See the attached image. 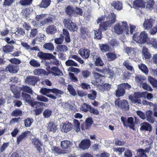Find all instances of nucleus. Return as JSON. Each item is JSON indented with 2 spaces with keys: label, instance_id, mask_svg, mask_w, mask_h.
Masks as SVG:
<instances>
[{
  "label": "nucleus",
  "instance_id": "f257e3e1",
  "mask_svg": "<svg viewBox=\"0 0 157 157\" xmlns=\"http://www.w3.org/2000/svg\"><path fill=\"white\" fill-rule=\"evenodd\" d=\"M108 20L100 24V28L105 31L109 26H111L116 21V15L113 13H110L105 16Z\"/></svg>",
  "mask_w": 157,
  "mask_h": 157
},
{
  "label": "nucleus",
  "instance_id": "f03ea898",
  "mask_svg": "<svg viewBox=\"0 0 157 157\" xmlns=\"http://www.w3.org/2000/svg\"><path fill=\"white\" fill-rule=\"evenodd\" d=\"M114 30L115 33L118 34H121L125 33L126 35L129 34V27L126 21H122L121 23L116 24Z\"/></svg>",
  "mask_w": 157,
  "mask_h": 157
},
{
  "label": "nucleus",
  "instance_id": "7ed1b4c3",
  "mask_svg": "<svg viewBox=\"0 0 157 157\" xmlns=\"http://www.w3.org/2000/svg\"><path fill=\"white\" fill-rule=\"evenodd\" d=\"M132 38L135 41L140 44L147 43V40L149 39L145 31L142 32L140 34L138 33H134Z\"/></svg>",
  "mask_w": 157,
  "mask_h": 157
},
{
  "label": "nucleus",
  "instance_id": "20e7f679",
  "mask_svg": "<svg viewBox=\"0 0 157 157\" xmlns=\"http://www.w3.org/2000/svg\"><path fill=\"white\" fill-rule=\"evenodd\" d=\"M144 92H135L133 95L129 96V99L132 103L136 105L137 104H140L141 103V100L138 98L144 97Z\"/></svg>",
  "mask_w": 157,
  "mask_h": 157
},
{
  "label": "nucleus",
  "instance_id": "39448f33",
  "mask_svg": "<svg viewBox=\"0 0 157 157\" xmlns=\"http://www.w3.org/2000/svg\"><path fill=\"white\" fill-rule=\"evenodd\" d=\"M63 22L64 27L68 29L70 31L74 32L77 30L78 26L76 24L73 22L71 20L68 18L64 19L63 21Z\"/></svg>",
  "mask_w": 157,
  "mask_h": 157
},
{
  "label": "nucleus",
  "instance_id": "423d86ee",
  "mask_svg": "<svg viewBox=\"0 0 157 157\" xmlns=\"http://www.w3.org/2000/svg\"><path fill=\"white\" fill-rule=\"evenodd\" d=\"M131 86L127 83H123L118 86V89L116 91L115 94L117 97L122 96L125 93V90L129 89Z\"/></svg>",
  "mask_w": 157,
  "mask_h": 157
},
{
  "label": "nucleus",
  "instance_id": "0eeeda50",
  "mask_svg": "<svg viewBox=\"0 0 157 157\" xmlns=\"http://www.w3.org/2000/svg\"><path fill=\"white\" fill-rule=\"evenodd\" d=\"M66 120L65 118L62 117L59 119V122L62 123L60 126L61 128L62 131L65 132H67L70 131L72 128V125L71 123L66 121L64 123V121Z\"/></svg>",
  "mask_w": 157,
  "mask_h": 157
},
{
  "label": "nucleus",
  "instance_id": "6e6552de",
  "mask_svg": "<svg viewBox=\"0 0 157 157\" xmlns=\"http://www.w3.org/2000/svg\"><path fill=\"white\" fill-rule=\"evenodd\" d=\"M154 20L150 16H147L145 18L143 26L145 29H149L151 28L153 25Z\"/></svg>",
  "mask_w": 157,
  "mask_h": 157
},
{
  "label": "nucleus",
  "instance_id": "1a4fd4ad",
  "mask_svg": "<svg viewBox=\"0 0 157 157\" xmlns=\"http://www.w3.org/2000/svg\"><path fill=\"white\" fill-rule=\"evenodd\" d=\"M39 80V78L38 77L29 76L26 78L25 79V82L26 84L34 86L36 83Z\"/></svg>",
  "mask_w": 157,
  "mask_h": 157
},
{
  "label": "nucleus",
  "instance_id": "9d476101",
  "mask_svg": "<svg viewBox=\"0 0 157 157\" xmlns=\"http://www.w3.org/2000/svg\"><path fill=\"white\" fill-rule=\"evenodd\" d=\"M21 97L25 103L29 104L32 107H33V102L35 101H33L31 99V96L24 92H22Z\"/></svg>",
  "mask_w": 157,
  "mask_h": 157
},
{
  "label": "nucleus",
  "instance_id": "9b49d317",
  "mask_svg": "<svg viewBox=\"0 0 157 157\" xmlns=\"http://www.w3.org/2000/svg\"><path fill=\"white\" fill-rule=\"evenodd\" d=\"M30 131H26L21 133V135L17 137V143L19 144L20 143L24 140L26 139L27 137L31 134Z\"/></svg>",
  "mask_w": 157,
  "mask_h": 157
},
{
  "label": "nucleus",
  "instance_id": "f8f14e48",
  "mask_svg": "<svg viewBox=\"0 0 157 157\" xmlns=\"http://www.w3.org/2000/svg\"><path fill=\"white\" fill-rule=\"evenodd\" d=\"M115 104L116 105L125 110H127L129 109V105L126 100H121L119 101H116Z\"/></svg>",
  "mask_w": 157,
  "mask_h": 157
},
{
  "label": "nucleus",
  "instance_id": "ddd939ff",
  "mask_svg": "<svg viewBox=\"0 0 157 157\" xmlns=\"http://www.w3.org/2000/svg\"><path fill=\"white\" fill-rule=\"evenodd\" d=\"M78 53L83 58L87 59L90 55V50L88 49L81 48L78 51Z\"/></svg>",
  "mask_w": 157,
  "mask_h": 157
},
{
  "label": "nucleus",
  "instance_id": "4468645a",
  "mask_svg": "<svg viewBox=\"0 0 157 157\" xmlns=\"http://www.w3.org/2000/svg\"><path fill=\"white\" fill-rule=\"evenodd\" d=\"M90 145V141L89 140H82L79 145V147L82 150L88 149Z\"/></svg>",
  "mask_w": 157,
  "mask_h": 157
},
{
  "label": "nucleus",
  "instance_id": "2eb2a0df",
  "mask_svg": "<svg viewBox=\"0 0 157 157\" xmlns=\"http://www.w3.org/2000/svg\"><path fill=\"white\" fill-rule=\"evenodd\" d=\"M133 7L136 9L145 7V3L142 0H136L133 2Z\"/></svg>",
  "mask_w": 157,
  "mask_h": 157
},
{
  "label": "nucleus",
  "instance_id": "dca6fc26",
  "mask_svg": "<svg viewBox=\"0 0 157 157\" xmlns=\"http://www.w3.org/2000/svg\"><path fill=\"white\" fill-rule=\"evenodd\" d=\"M140 126V130L141 131H148L150 132L152 130V127L151 125L147 122L141 123Z\"/></svg>",
  "mask_w": 157,
  "mask_h": 157
},
{
  "label": "nucleus",
  "instance_id": "f3484780",
  "mask_svg": "<svg viewBox=\"0 0 157 157\" xmlns=\"http://www.w3.org/2000/svg\"><path fill=\"white\" fill-rule=\"evenodd\" d=\"M6 70L12 73H17L19 70L18 66L12 64H9L6 68Z\"/></svg>",
  "mask_w": 157,
  "mask_h": 157
},
{
  "label": "nucleus",
  "instance_id": "a211bd4d",
  "mask_svg": "<svg viewBox=\"0 0 157 157\" xmlns=\"http://www.w3.org/2000/svg\"><path fill=\"white\" fill-rule=\"evenodd\" d=\"M49 73L55 76H62L63 75L60 69L56 67H53L51 68V71Z\"/></svg>",
  "mask_w": 157,
  "mask_h": 157
},
{
  "label": "nucleus",
  "instance_id": "6ab92c4d",
  "mask_svg": "<svg viewBox=\"0 0 157 157\" xmlns=\"http://www.w3.org/2000/svg\"><path fill=\"white\" fill-rule=\"evenodd\" d=\"M33 72L35 75L43 76L44 75H48L49 73L44 69H37L34 70Z\"/></svg>",
  "mask_w": 157,
  "mask_h": 157
},
{
  "label": "nucleus",
  "instance_id": "aec40b11",
  "mask_svg": "<svg viewBox=\"0 0 157 157\" xmlns=\"http://www.w3.org/2000/svg\"><path fill=\"white\" fill-rule=\"evenodd\" d=\"M57 30L56 27L53 25L48 26L46 30V32L48 34L51 35L55 34Z\"/></svg>",
  "mask_w": 157,
  "mask_h": 157
},
{
  "label": "nucleus",
  "instance_id": "412c9836",
  "mask_svg": "<svg viewBox=\"0 0 157 157\" xmlns=\"http://www.w3.org/2000/svg\"><path fill=\"white\" fill-rule=\"evenodd\" d=\"M111 5L115 9L118 10H120L122 9V4L120 1H113L111 3Z\"/></svg>",
  "mask_w": 157,
  "mask_h": 157
},
{
  "label": "nucleus",
  "instance_id": "4be33fe9",
  "mask_svg": "<svg viewBox=\"0 0 157 157\" xmlns=\"http://www.w3.org/2000/svg\"><path fill=\"white\" fill-rule=\"evenodd\" d=\"M44 48L48 51H52L54 50L53 44L51 43H46L43 45Z\"/></svg>",
  "mask_w": 157,
  "mask_h": 157
},
{
  "label": "nucleus",
  "instance_id": "5701e85b",
  "mask_svg": "<svg viewBox=\"0 0 157 157\" xmlns=\"http://www.w3.org/2000/svg\"><path fill=\"white\" fill-rule=\"evenodd\" d=\"M19 88L21 90L26 92L30 94L33 93L32 88L27 86L22 85Z\"/></svg>",
  "mask_w": 157,
  "mask_h": 157
},
{
  "label": "nucleus",
  "instance_id": "b1692460",
  "mask_svg": "<svg viewBox=\"0 0 157 157\" xmlns=\"http://www.w3.org/2000/svg\"><path fill=\"white\" fill-rule=\"evenodd\" d=\"M51 93L55 94L56 96L58 98H60L61 95L63 94V91L56 88L51 89Z\"/></svg>",
  "mask_w": 157,
  "mask_h": 157
},
{
  "label": "nucleus",
  "instance_id": "393cba45",
  "mask_svg": "<svg viewBox=\"0 0 157 157\" xmlns=\"http://www.w3.org/2000/svg\"><path fill=\"white\" fill-rule=\"evenodd\" d=\"M142 53L144 57L146 59H149L151 57V54L149 52L148 49L145 47H143L142 49Z\"/></svg>",
  "mask_w": 157,
  "mask_h": 157
},
{
  "label": "nucleus",
  "instance_id": "a878e982",
  "mask_svg": "<svg viewBox=\"0 0 157 157\" xmlns=\"http://www.w3.org/2000/svg\"><path fill=\"white\" fill-rule=\"evenodd\" d=\"M56 51L59 52H65L68 49L67 46L64 45H59L56 48Z\"/></svg>",
  "mask_w": 157,
  "mask_h": 157
},
{
  "label": "nucleus",
  "instance_id": "bb28decb",
  "mask_svg": "<svg viewBox=\"0 0 157 157\" xmlns=\"http://www.w3.org/2000/svg\"><path fill=\"white\" fill-rule=\"evenodd\" d=\"M47 127L49 131L53 132H56L57 129V126L51 122H50L48 124Z\"/></svg>",
  "mask_w": 157,
  "mask_h": 157
},
{
  "label": "nucleus",
  "instance_id": "cd10ccee",
  "mask_svg": "<svg viewBox=\"0 0 157 157\" xmlns=\"http://www.w3.org/2000/svg\"><path fill=\"white\" fill-rule=\"evenodd\" d=\"M71 145V143L68 140H63L60 143L61 147L63 149H67L70 147Z\"/></svg>",
  "mask_w": 157,
  "mask_h": 157
},
{
  "label": "nucleus",
  "instance_id": "c85d7f7f",
  "mask_svg": "<svg viewBox=\"0 0 157 157\" xmlns=\"http://www.w3.org/2000/svg\"><path fill=\"white\" fill-rule=\"evenodd\" d=\"M123 65L128 70L131 71H134L133 67L128 60L125 61L123 63Z\"/></svg>",
  "mask_w": 157,
  "mask_h": 157
},
{
  "label": "nucleus",
  "instance_id": "c756f323",
  "mask_svg": "<svg viewBox=\"0 0 157 157\" xmlns=\"http://www.w3.org/2000/svg\"><path fill=\"white\" fill-rule=\"evenodd\" d=\"M147 45H151V46L154 48H157V41L156 39L151 38L149 41L147 42Z\"/></svg>",
  "mask_w": 157,
  "mask_h": 157
},
{
  "label": "nucleus",
  "instance_id": "7c9ffc66",
  "mask_svg": "<svg viewBox=\"0 0 157 157\" xmlns=\"http://www.w3.org/2000/svg\"><path fill=\"white\" fill-rule=\"evenodd\" d=\"M146 77L141 75H136L135 78V81L137 83L141 84L143 83L144 81L145 80Z\"/></svg>",
  "mask_w": 157,
  "mask_h": 157
},
{
  "label": "nucleus",
  "instance_id": "2f4dec72",
  "mask_svg": "<svg viewBox=\"0 0 157 157\" xmlns=\"http://www.w3.org/2000/svg\"><path fill=\"white\" fill-rule=\"evenodd\" d=\"M63 35L65 36V40L67 43L70 42V38L68 30L66 29H63Z\"/></svg>",
  "mask_w": 157,
  "mask_h": 157
},
{
  "label": "nucleus",
  "instance_id": "473e14b6",
  "mask_svg": "<svg viewBox=\"0 0 157 157\" xmlns=\"http://www.w3.org/2000/svg\"><path fill=\"white\" fill-rule=\"evenodd\" d=\"M13 48L14 47L13 46L9 45L3 47L2 49L4 52L8 53L12 52Z\"/></svg>",
  "mask_w": 157,
  "mask_h": 157
},
{
  "label": "nucleus",
  "instance_id": "72a5a7b5",
  "mask_svg": "<svg viewBox=\"0 0 157 157\" xmlns=\"http://www.w3.org/2000/svg\"><path fill=\"white\" fill-rule=\"evenodd\" d=\"M90 94H87L88 98L90 100H94L96 98L97 96V92L94 90H90Z\"/></svg>",
  "mask_w": 157,
  "mask_h": 157
},
{
  "label": "nucleus",
  "instance_id": "f704fd0d",
  "mask_svg": "<svg viewBox=\"0 0 157 157\" xmlns=\"http://www.w3.org/2000/svg\"><path fill=\"white\" fill-rule=\"evenodd\" d=\"M35 96H36V98L38 101L44 102H47L48 101V99L46 97L41 95H38L36 94H34Z\"/></svg>",
  "mask_w": 157,
  "mask_h": 157
},
{
  "label": "nucleus",
  "instance_id": "c9c22d12",
  "mask_svg": "<svg viewBox=\"0 0 157 157\" xmlns=\"http://www.w3.org/2000/svg\"><path fill=\"white\" fill-rule=\"evenodd\" d=\"M73 125L74 130L78 132L80 130V123L76 119L73 120Z\"/></svg>",
  "mask_w": 157,
  "mask_h": 157
},
{
  "label": "nucleus",
  "instance_id": "e433bc0d",
  "mask_svg": "<svg viewBox=\"0 0 157 157\" xmlns=\"http://www.w3.org/2000/svg\"><path fill=\"white\" fill-rule=\"evenodd\" d=\"M30 64L34 67H38L40 66V62L35 59H32L29 62Z\"/></svg>",
  "mask_w": 157,
  "mask_h": 157
},
{
  "label": "nucleus",
  "instance_id": "4c0bfd02",
  "mask_svg": "<svg viewBox=\"0 0 157 157\" xmlns=\"http://www.w3.org/2000/svg\"><path fill=\"white\" fill-rule=\"evenodd\" d=\"M66 13L69 15H72L75 12V9L73 7L71 6L67 7L65 10Z\"/></svg>",
  "mask_w": 157,
  "mask_h": 157
},
{
  "label": "nucleus",
  "instance_id": "58836bf2",
  "mask_svg": "<svg viewBox=\"0 0 157 157\" xmlns=\"http://www.w3.org/2000/svg\"><path fill=\"white\" fill-rule=\"evenodd\" d=\"M65 64L67 66H74L78 67V64L71 59H69L65 62Z\"/></svg>",
  "mask_w": 157,
  "mask_h": 157
},
{
  "label": "nucleus",
  "instance_id": "ea45409f",
  "mask_svg": "<svg viewBox=\"0 0 157 157\" xmlns=\"http://www.w3.org/2000/svg\"><path fill=\"white\" fill-rule=\"evenodd\" d=\"M51 2V0H42L40 6L44 8H47L50 5Z\"/></svg>",
  "mask_w": 157,
  "mask_h": 157
},
{
  "label": "nucleus",
  "instance_id": "a19ab883",
  "mask_svg": "<svg viewBox=\"0 0 157 157\" xmlns=\"http://www.w3.org/2000/svg\"><path fill=\"white\" fill-rule=\"evenodd\" d=\"M108 60L109 61L114 60L117 57L116 55L113 53H108L106 54Z\"/></svg>",
  "mask_w": 157,
  "mask_h": 157
},
{
  "label": "nucleus",
  "instance_id": "79ce46f5",
  "mask_svg": "<svg viewBox=\"0 0 157 157\" xmlns=\"http://www.w3.org/2000/svg\"><path fill=\"white\" fill-rule=\"evenodd\" d=\"M52 149L54 153L60 154L65 153L64 150L61 149L58 147H52Z\"/></svg>",
  "mask_w": 157,
  "mask_h": 157
},
{
  "label": "nucleus",
  "instance_id": "37998d69",
  "mask_svg": "<svg viewBox=\"0 0 157 157\" xmlns=\"http://www.w3.org/2000/svg\"><path fill=\"white\" fill-rule=\"evenodd\" d=\"M101 31H104L102 29H101L100 26V29L98 30H96L95 31V38L98 39H100L101 38Z\"/></svg>",
  "mask_w": 157,
  "mask_h": 157
},
{
  "label": "nucleus",
  "instance_id": "c03bdc74",
  "mask_svg": "<svg viewBox=\"0 0 157 157\" xmlns=\"http://www.w3.org/2000/svg\"><path fill=\"white\" fill-rule=\"evenodd\" d=\"M139 68L144 73L147 74L148 72V69L146 66L144 64H141L138 65Z\"/></svg>",
  "mask_w": 157,
  "mask_h": 157
},
{
  "label": "nucleus",
  "instance_id": "a18cd8bd",
  "mask_svg": "<svg viewBox=\"0 0 157 157\" xmlns=\"http://www.w3.org/2000/svg\"><path fill=\"white\" fill-rule=\"evenodd\" d=\"M145 150H144L142 149H140L138 150L137 155L135 156V157H147L145 153Z\"/></svg>",
  "mask_w": 157,
  "mask_h": 157
},
{
  "label": "nucleus",
  "instance_id": "49530a36",
  "mask_svg": "<svg viewBox=\"0 0 157 157\" xmlns=\"http://www.w3.org/2000/svg\"><path fill=\"white\" fill-rule=\"evenodd\" d=\"M51 89H48L45 88H42L40 90V92L42 94L47 96V94L51 93Z\"/></svg>",
  "mask_w": 157,
  "mask_h": 157
},
{
  "label": "nucleus",
  "instance_id": "de8ad7c7",
  "mask_svg": "<svg viewBox=\"0 0 157 157\" xmlns=\"http://www.w3.org/2000/svg\"><path fill=\"white\" fill-rule=\"evenodd\" d=\"M67 89L70 94L74 96L76 95V92L72 86L69 85L67 86Z\"/></svg>",
  "mask_w": 157,
  "mask_h": 157
},
{
  "label": "nucleus",
  "instance_id": "09e8293b",
  "mask_svg": "<svg viewBox=\"0 0 157 157\" xmlns=\"http://www.w3.org/2000/svg\"><path fill=\"white\" fill-rule=\"evenodd\" d=\"M148 80L153 87H157V80L151 77H148Z\"/></svg>",
  "mask_w": 157,
  "mask_h": 157
},
{
  "label": "nucleus",
  "instance_id": "8fccbe9b",
  "mask_svg": "<svg viewBox=\"0 0 157 157\" xmlns=\"http://www.w3.org/2000/svg\"><path fill=\"white\" fill-rule=\"evenodd\" d=\"M36 38V40L42 42H44L46 39L45 36L42 34H39Z\"/></svg>",
  "mask_w": 157,
  "mask_h": 157
},
{
  "label": "nucleus",
  "instance_id": "3c124183",
  "mask_svg": "<svg viewBox=\"0 0 157 157\" xmlns=\"http://www.w3.org/2000/svg\"><path fill=\"white\" fill-rule=\"evenodd\" d=\"M90 106L87 105L86 103H84L80 107V109L81 110L84 112H87L90 109Z\"/></svg>",
  "mask_w": 157,
  "mask_h": 157
},
{
  "label": "nucleus",
  "instance_id": "603ef678",
  "mask_svg": "<svg viewBox=\"0 0 157 157\" xmlns=\"http://www.w3.org/2000/svg\"><path fill=\"white\" fill-rule=\"evenodd\" d=\"M32 144L34 145L35 147L39 145H42V143L40 140L39 139L36 138H35L32 139Z\"/></svg>",
  "mask_w": 157,
  "mask_h": 157
},
{
  "label": "nucleus",
  "instance_id": "864d4df0",
  "mask_svg": "<svg viewBox=\"0 0 157 157\" xmlns=\"http://www.w3.org/2000/svg\"><path fill=\"white\" fill-rule=\"evenodd\" d=\"M93 121L91 117H88L86 120L84 124L86 126V128L88 129L90 125L92 124Z\"/></svg>",
  "mask_w": 157,
  "mask_h": 157
},
{
  "label": "nucleus",
  "instance_id": "5fc2aeb1",
  "mask_svg": "<svg viewBox=\"0 0 157 157\" xmlns=\"http://www.w3.org/2000/svg\"><path fill=\"white\" fill-rule=\"evenodd\" d=\"M81 36L83 38H85L87 35L88 33V30L86 28H82L80 29Z\"/></svg>",
  "mask_w": 157,
  "mask_h": 157
},
{
  "label": "nucleus",
  "instance_id": "6e6d98bb",
  "mask_svg": "<svg viewBox=\"0 0 157 157\" xmlns=\"http://www.w3.org/2000/svg\"><path fill=\"white\" fill-rule=\"evenodd\" d=\"M152 115V111L151 110L147 111L146 113V117H147V121L149 122H151L152 120L151 119V115Z\"/></svg>",
  "mask_w": 157,
  "mask_h": 157
},
{
  "label": "nucleus",
  "instance_id": "4d7b16f0",
  "mask_svg": "<svg viewBox=\"0 0 157 157\" xmlns=\"http://www.w3.org/2000/svg\"><path fill=\"white\" fill-rule=\"evenodd\" d=\"M99 46L100 49L103 52H106L109 50V46L107 45L101 44Z\"/></svg>",
  "mask_w": 157,
  "mask_h": 157
},
{
  "label": "nucleus",
  "instance_id": "13d9d810",
  "mask_svg": "<svg viewBox=\"0 0 157 157\" xmlns=\"http://www.w3.org/2000/svg\"><path fill=\"white\" fill-rule=\"evenodd\" d=\"M52 111L49 109H46L44 112L43 114L44 117L46 118H48L51 115Z\"/></svg>",
  "mask_w": 157,
  "mask_h": 157
},
{
  "label": "nucleus",
  "instance_id": "bf43d9fd",
  "mask_svg": "<svg viewBox=\"0 0 157 157\" xmlns=\"http://www.w3.org/2000/svg\"><path fill=\"white\" fill-rule=\"evenodd\" d=\"M15 34L17 36H20L21 35H24L25 33V31L21 28H18L15 33Z\"/></svg>",
  "mask_w": 157,
  "mask_h": 157
},
{
  "label": "nucleus",
  "instance_id": "052dcab7",
  "mask_svg": "<svg viewBox=\"0 0 157 157\" xmlns=\"http://www.w3.org/2000/svg\"><path fill=\"white\" fill-rule=\"evenodd\" d=\"M22 113V111L19 109H16L13 111L12 113V115L15 116L17 117L18 116H21Z\"/></svg>",
  "mask_w": 157,
  "mask_h": 157
},
{
  "label": "nucleus",
  "instance_id": "680f3d73",
  "mask_svg": "<svg viewBox=\"0 0 157 157\" xmlns=\"http://www.w3.org/2000/svg\"><path fill=\"white\" fill-rule=\"evenodd\" d=\"M63 36L61 34L60 37L55 38L54 40L55 43L57 44H62L63 41Z\"/></svg>",
  "mask_w": 157,
  "mask_h": 157
},
{
  "label": "nucleus",
  "instance_id": "e2e57ef3",
  "mask_svg": "<svg viewBox=\"0 0 157 157\" xmlns=\"http://www.w3.org/2000/svg\"><path fill=\"white\" fill-rule=\"evenodd\" d=\"M113 151L117 152L118 154L120 155L125 150V149L123 147H113Z\"/></svg>",
  "mask_w": 157,
  "mask_h": 157
},
{
  "label": "nucleus",
  "instance_id": "0e129e2a",
  "mask_svg": "<svg viewBox=\"0 0 157 157\" xmlns=\"http://www.w3.org/2000/svg\"><path fill=\"white\" fill-rule=\"evenodd\" d=\"M25 126L26 127H30L33 122V119L28 118L24 121Z\"/></svg>",
  "mask_w": 157,
  "mask_h": 157
},
{
  "label": "nucleus",
  "instance_id": "69168bd1",
  "mask_svg": "<svg viewBox=\"0 0 157 157\" xmlns=\"http://www.w3.org/2000/svg\"><path fill=\"white\" fill-rule=\"evenodd\" d=\"M114 143L115 145L121 146L124 145L126 142L123 141H121L118 139H116L114 142Z\"/></svg>",
  "mask_w": 157,
  "mask_h": 157
},
{
  "label": "nucleus",
  "instance_id": "338daca9",
  "mask_svg": "<svg viewBox=\"0 0 157 157\" xmlns=\"http://www.w3.org/2000/svg\"><path fill=\"white\" fill-rule=\"evenodd\" d=\"M147 143L148 144L147 145V147L145 150L146 152L148 153L149 152L150 150L151 149L152 147L151 145V144L152 143V141H148L147 140Z\"/></svg>",
  "mask_w": 157,
  "mask_h": 157
},
{
  "label": "nucleus",
  "instance_id": "774afa93",
  "mask_svg": "<svg viewBox=\"0 0 157 157\" xmlns=\"http://www.w3.org/2000/svg\"><path fill=\"white\" fill-rule=\"evenodd\" d=\"M52 21V18L49 17L46 18L44 21H41L40 23L41 25H43L47 23L51 22Z\"/></svg>",
  "mask_w": 157,
  "mask_h": 157
}]
</instances>
